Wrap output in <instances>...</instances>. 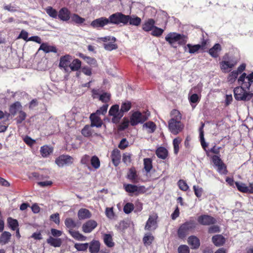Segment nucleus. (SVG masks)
<instances>
[{
  "label": "nucleus",
  "mask_w": 253,
  "mask_h": 253,
  "mask_svg": "<svg viewBox=\"0 0 253 253\" xmlns=\"http://www.w3.org/2000/svg\"><path fill=\"white\" fill-rule=\"evenodd\" d=\"M165 40L173 47L176 48L177 45H185L188 41L187 36L175 32L169 33L165 37Z\"/></svg>",
  "instance_id": "nucleus-1"
},
{
  "label": "nucleus",
  "mask_w": 253,
  "mask_h": 253,
  "mask_svg": "<svg viewBox=\"0 0 253 253\" xmlns=\"http://www.w3.org/2000/svg\"><path fill=\"white\" fill-rule=\"evenodd\" d=\"M237 63V60L229 56L228 54H225L222 57V60L219 62L220 68L223 73H228Z\"/></svg>",
  "instance_id": "nucleus-2"
},
{
  "label": "nucleus",
  "mask_w": 253,
  "mask_h": 253,
  "mask_svg": "<svg viewBox=\"0 0 253 253\" xmlns=\"http://www.w3.org/2000/svg\"><path fill=\"white\" fill-rule=\"evenodd\" d=\"M238 84L248 90L253 86V72L249 75L243 73L238 79Z\"/></svg>",
  "instance_id": "nucleus-3"
},
{
  "label": "nucleus",
  "mask_w": 253,
  "mask_h": 253,
  "mask_svg": "<svg viewBox=\"0 0 253 253\" xmlns=\"http://www.w3.org/2000/svg\"><path fill=\"white\" fill-rule=\"evenodd\" d=\"M150 113L148 112L141 113L139 111L133 112L130 118V123L131 126H134L138 124H142L149 118Z\"/></svg>",
  "instance_id": "nucleus-4"
},
{
  "label": "nucleus",
  "mask_w": 253,
  "mask_h": 253,
  "mask_svg": "<svg viewBox=\"0 0 253 253\" xmlns=\"http://www.w3.org/2000/svg\"><path fill=\"white\" fill-rule=\"evenodd\" d=\"M245 88L242 86L236 87L234 89V94L237 100H249L253 95V93L248 92L245 90Z\"/></svg>",
  "instance_id": "nucleus-5"
},
{
  "label": "nucleus",
  "mask_w": 253,
  "mask_h": 253,
  "mask_svg": "<svg viewBox=\"0 0 253 253\" xmlns=\"http://www.w3.org/2000/svg\"><path fill=\"white\" fill-rule=\"evenodd\" d=\"M126 15L121 12H116L111 15L109 18V24L119 25L123 24L126 25Z\"/></svg>",
  "instance_id": "nucleus-6"
},
{
  "label": "nucleus",
  "mask_w": 253,
  "mask_h": 253,
  "mask_svg": "<svg viewBox=\"0 0 253 253\" xmlns=\"http://www.w3.org/2000/svg\"><path fill=\"white\" fill-rule=\"evenodd\" d=\"M109 115L113 117L112 122L114 124H118L123 117L124 114L119 110V105L116 104L110 108L109 111Z\"/></svg>",
  "instance_id": "nucleus-7"
},
{
  "label": "nucleus",
  "mask_w": 253,
  "mask_h": 253,
  "mask_svg": "<svg viewBox=\"0 0 253 253\" xmlns=\"http://www.w3.org/2000/svg\"><path fill=\"white\" fill-rule=\"evenodd\" d=\"M195 223L193 220L186 222L180 226L178 230V234L179 237L184 238L187 233L191 230L195 228Z\"/></svg>",
  "instance_id": "nucleus-8"
},
{
  "label": "nucleus",
  "mask_w": 253,
  "mask_h": 253,
  "mask_svg": "<svg viewBox=\"0 0 253 253\" xmlns=\"http://www.w3.org/2000/svg\"><path fill=\"white\" fill-rule=\"evenodd\" d=\"M74 161V158L69 155H62L56 159L55 162L59 167L68 166L72 165Z\"/></svg>",
  "instance_id": "nucleus-9"
},
{
  "label": "nucleus",
  "mask_w": 253,
  "mask_h": 253,
  "mask_svg": "<svg viewBox=\"0 0 253 253\" xmlns=\"http://www.w3.org/2000/svg\"><path fill=\"white\" fill-rule=\"evenodd\" d=\"M184 128V125L181 122H177L173 120L169 121V129L173 134L176 135L181 132Z\"/></svg>",
  "instance_id": "nucleus-10"
},
{
  "label": "nucleus",
  "mask_w": 253,
  "mask_h": 253,
  "mask_svg": "<svg viewBox=\"0 0 253 253\" xmlns=\"http://www.w3.org/2000/svg\"><path fill=\"white\" fill-rule=\"evenodd\" d=\"M197 220L198 222L204 225H209L215 223L216 220L213 217L209 215H202L198 217Z\"/></svg>",
  "instance_id": "nucleus-11"
},
{
  "label": "nucleus",
  "mask_w": 253,
  "mask_h": 253,
  "mask_svg": "<svg viewBox=\"0 0 253 253\" xmlns=\"http://www.w3.org/2000/svg\"><path fill=\"white\" fill-rule=\"evenodd\" d=\"M72 60V58L69 55H66L61 57L59 65V67L63 68L66 72H68Z\"/></svg>",
  "instance_id": "nucleus-12"
},
{
  "label": "nucleus",
  "mask_w": 253,
  "mask_h": 253,
  "mask_svg": "<svg viewBox=\"0 0 253 253\" xmlns=\"http://www.w3.org/2000/svg\"><path fill=\"white\" fill-rule=\"evenodd\" d=\"M109 24L108 18L100 17L92 21L90 24L91 27L94 28H102L104 26Z\"/></svg>",
  "instance_id": "nucleus-13"
},
{
  "label": "nucleus",
  "mask_w": 253,
  "mask_h": 253,
  "mask_svg": "<svg viewBox=\"0 0 253 253\" xmlns=\"http://www.w3.org/2000/svg\"><path fill=\"white\" fill-rule=\"evenodd\" d=\"M97 226V222L93 220H89L83 224L82 230L85 233H90Z\"/></svg>",
  "instance_id": "nucleus-14"
},
{
  "label": "nucleus",
  "mask_w": 253,
  "mask_h": 253,
  "mask_svg": "<svg viewBox=\"0 0 253 253\" xmlns=\"http://www.w3.org/2000/svg\"><path fill=\"white\" fill-rule=\"evenodd\" d=\"M157 216L156 215H150L145 226V229L149 231L154 230L157 228L156 219Z\"/></svg>",
  "instance_id": "nucleus-15"
},
{
  "label": "nucleus",
  "mask_w": 253,
  "mask_h": 253,
  "mask_svg": "<svg viewBox=\"0 0 253 253\" xmlns=\"http://www.w3.org/2000/svg\"><path fill=\"white\" fill-rule=\"evenodd\" d=\"M126 25L129 23L130 25L138 26L141 23V19L134 15H126Z\"/></svg>",
  "instance_id": "nucleus-16"
},
{
  "label": "nucleus",
  "mask_w": 253,
  "mask_h": 253,
  "mask_svg": "<svg viewBox=\"0 0 253 253\" xmlns=\"http://www.w3.org/2000/svg\"><path fill=\"white\" fill-rule=\"evenodd\" d=\"M91 121V126L100 127L102 126V121L98 115L93 113L90 116Z\"/></svg>",
  "instance_id": "nucleus-17"
},
{
  "label": "nucleus",
  "mask_w": 253,
  "mask_h": 253,
  "mask_svg": "<svg viewBox=\"0 0 253 253\" xmlns=\"http://www.w3.org/2000/svg\"><path fill=\"white\" fill-rule=\"evenodd\" d=\"M92 92L93 98H96V96L98 95L99 100L102 102H108L110 99L111 94L109 93L103 92L101 94L99 95L98 93V91L94 89L92 90Z\"/></svg>",
  "instance_id": "nucleus-18"
},
{
  "label": "nucleus",
  "mask_w": 253,
  "mask_h": 253,
  "mask_svg": "<svg viewBox=\"0 0 253 253\" xmlns=\"http://www.w3.org/2000/svg\"><path fill=\"white\" fill-rule=\"evenodd\" d=\"M204 45L187 44L184 47L185 52H187L191 54H194L198 52L199 49L203 46Z\"/></svg>",
  "instance_id": "nucleus-19"
},
{
  "label": "nucleus",
  "mask_w": 253,
  "mask_h": 253,
  "mask_svg": "<svg viewBox=\"0 0 253 253\" xmlns=\"http://www.w3.org/2000/svg\"><path fill=\"white\" fill-rule=\"evenodd\" d=\"M221 50L222 48L221 45L219 43H215L209 49V53L211 57L217 58L218 57Z\"/></svg>",
  "instance_id": "nucleus-20"
},
{
  "label": "nucleus",
  "mask_w": 253,
  "mask_h": 253,
  "mask_svg": "<svg viewBox=\"0 0 253 253\" xmlns=\"http://www.w3.org/2000/svg\"><path fill=\"white\" fill-rule=\"evenodd\" d=\"M57 16H58L60 20L63 21H67L71 18L70 12L67 8L64 7L59 10Z\"/></svg>",
  "instance_id": "nucleus-21"
},
{
  "label": "nucleus",
  "mask_w": 253,
  "mask_h": 253,
  "mask_svg": "<svg viewBox=\"0 0 253 253\" xmlns=\"http://www.w3.org/2000/svg\"><path fill=\"white\" fill-rule=\"evenodd\" d=\"M111 159L113 164L117 166L120 163L121 153L120 150L117 149L113 150L111 154Z\"/></svg>",
  "instance_id": "nucleus-22"
},
{
  "label": "nucleus",
  "mask_w": 253,
  "mask_h": 253,
  "mask_svg": "<svg viewBox=\"0 0 253 253\" xmlns=\"http://www.w3.org/2000/svg\"><path fill=\"white\" fill-rule=\"evenodd\" d=\"M68 231L71 236L75 240L80 241L86 240V237L80 233L78 231L75 230H69Z\"/></svg>",
  "instance_id": "nucleus-23"
},
{
  "label": "nucleus",
  "mask_w": 253,
  "mask_h": 253,
  "mask_svg": "<svg viewBox=\"0 0 253 253\" xmlns=\"http://www.w3.org/2000/svg\"><path fill=\"white\" fill-rule=\"evenodd\" d=\"M124 187L126 191L129 193H134L135 192H139L145 188L144 186L138 187L135 185L129 184L124 185Z\"/></svg>",
  "instance_id": "nucleus-24"
},
{
  "label": "nucleus",
  "mask_w": 253,
  "mask_h": 253,
  "mask_svg": "<svg viewBox=\"0 0 253 253\" xmlns=\"http://www.w3.org/2000/svg\"><path fill=\"white\" fill-rule=\"evenodd\" d=\"M65 225L69 230H74V228H78L79 224L72 218H67L65 220Z\"/></svg>",
  "instance_id": "nucleus-25"
},
{
  "label": "nucleus",
  "mask_w": 253,
  "mask_h": 253,
  "mask_svg": "<svg viewBox=\"0 0 253 253\" xmlns=\"http://www.w3.org/2000/svg\"><path fill=\"white\" fill-rule=\"evenodd\" d=\"M155 21L153 19H149L144 22L142 25V29L146 32L152 30L155 26Z\"/></svg>",
  "instance_id": "nucleus-26"
},
{
  "label": "nucleus",
  "mask_w": 253,
  "mask_h": 253,
  "mask_svg": "<svg viewBox=\"0 0 253 253\" xmlns=\"http://www.w3.org/2000/svg\"><path fill=\"white\" fill-rule=\"evenodd\" d=\"M39 50H42L45 53L57 52V49L55 46L50 45L46 43H42L40 46Z\"/></svg>",
  "instance_id": "nucleus-27"
},
{
  "label": "nucleus",
  "mask_w": 253,
  "mask_h": 253,
  "mask_svg": "<svg viewBox=\"0 0 253 253\" xmlns=\"http://www.w3.org/2000/svg\"><path fill=\"white\" fill-rule=\"evenodd\" d=\"M212 241L216 246H220L224 244L225 239L221 235H216L212 237Z\"/></svg>",
  "instance_id": "nucleus-28"
},
{
  "label": "nucleus",
  "mask_w": 253,
  "mask_h": 253,
  "mask_svg": "<svg viewBox=\"0 0 253 253\" xmlns=\"http://www.w3.org/2000/svg\"><path fill=\"white\" fill-rule=\"evenodd\" d=\"M53 152V148L47 145H44L41 147L40 153L43 157H47Z\"/></svg>",
  "instance_id": "nucleus-29"
},
{
  "label": "nucleus",
  "mask_w": 253,
  "mask_h": 253,
  "mask_svg": "<svg viewBox=\"0 0 253 253\" xmlns=\"http://www.w3.org/2000/svg\"><path fill=\"white\" fill-rule=\"evenodd\" d=\"M78 216L80 219H84L90 217L91 213L88 210L81 209L78 211Z\"/></svg>",
  "instance_id": "nucleus-30"
},
{
  "label": "nucleus",
  "mask_w": 253,
  "mask_h": 253,
  "mask_svg": "<svg viewBox=\"0 0 253 253\" xmlns=\"http://www.w3.org/2000/svg\"><path fill=\"white\" fill-rule=\"evenodd\" d=\"M100 243L98 241H92L89 247V251L91 253H97L100 250Z\"/></svg>",
  "instance_id": "nucleus-31"
},
{
  "label": "nucleus",
  "mask_w": 253,
  "mask_h": 253,
  "mask_svg": "<svg viewBox=\"0 0 253 253\" xmlns=\"http://www.w3.org/2000/svg\"><path fill=\"white\" fill-rule=\"evenodd\" d=\"M188 243L193 249H196L200 246L199 240L198 238L194 236H192L189 237Z\"/></svg>",
  "instance_id": "nucleus-32"
},
{
  "label": "nucleus",
  "mask_w": 253,
  "mask_h": 253,
  "mask_svg": "<svg viewBox=\"0 0 253 253\" xmlns=\"http://www.w3.org/2000/svg\"><path fill=\"white\" fill-rule=\"evenodd\" d=\"M48 244L54 247H59L61 245L62 241L60 238H54L50 237L47 240Z\"/></svg>",
  "instance_id": "nucleus-33"
},
{
  "label": "nucleus",
  "mask_w": 253,
  "mask_h": 253,
  "mask_svg": "<svg viewBox=\"0 0 253 253\" xmlns=\"http://www.w3.org/2000/svg\"><path fill=\"white\" fill-rule=\"evenodd\" d=\"M235 184L239 191L243 193H248V186L245 183L241 181H236L235 182Z\"/></svg>",
  "instance_id": "nucleus-34"
},
{
  "label": "nucleus",
  "mask_w": 253,
  "mask_h": 253,
  "mask_svg": "<svg viewBox=\"0 0 253 253\" xmlns=\"http://www.w3.org/2000/svg\"><path fill=\"white\" fill-rule=\"evenodd\" d=\"M157 157L162 159H165L168 156V151L164 147L158 148L156 152Z\"/></svg>",
  "instance_id": "nucleus-35"
},
{
  "label": "nucleus",
  "mask_w": 253,
  "mask_h": 253,
  "mask_svg": "<svg viewBox=\"0 0 253 253\" xmlns=\"http://www.w3.org/2000/svg\"><path fill=\"white\" fill-rule=\"evenodd\" d=\"M81 67V61L78 59L73 60L70 63L69 69L71 71H78Z\"/></svg>",
  "instance_id": "nucleus-36"
},
{
  "label": "nucleus",
  "mask_w": 253,
  "mask_h": 253,
  "mask_svg": "<svg viewBox=\"0 0 253 253\" xmlns=\"http://www.w3.org/2000/svg\"><path fill=\"white\" fill-rule=\"evenodd\" d=\"M143 127L145 128L149 133L154 132L156 129V125L152 122H148L143 125Z\"/></svg>",
  "instance_id": "nucleus-37"
},
{
  "label": "nucleus",
  "mask_w": 253,
  "mask_h": 253,
  "mask_svg": "<svg viewBox=\"0 0 253 253\" xmlns=\"http://www.w3.org/2000/svg\"><path fill=\"white\" fill-rule=\"evenodd\" d=\"M11 234L7 231H4L0 237V243L4 245L8 243Z\"/></svg>",
  "instance_id": "nucleus-38"
},
{
  "label": "nucleus",
  "mask_w": 253,
  "mask_h": 253,
  "mask_svg": "<svg viewBox=\"0 0 253 253\" xmlns=\"http://www.w3.org/2000/svg\"><path fill=\"white\" fill-rule=\"evenodd\" d=\"M70 18L72 22L77 24H82L85 21L84 18L80 17L77 14L71 15Z\"/></svg>",
  "instance_id": "nucleus-39"
},
{
  "label": "nucleus",
  "mask_w": 253,
  "mask_h": 253,
  "mask_svg": "<svg viewBox=\"0 0 253 253\" xmlns=\"http://www.w3.org/2000/svg\"><path fill=\"white\" fill-rule=\"evenodd\" d=\"M154 239V236L151 233H146L143 238V242L145 246H149L153 241Z\"/></svg>",
  "instance_id": "nucleus-40"
},
{
  "label": "nucleus",
  "mask_w": 253,
  "mask_h": 253,
  "mask_svg": "<svg viewBox=\"0 0 253 253\" xmlns=\"http://www.w3.org/2000/svg\"><path fill=\"white\" fill-rule=\"evenodd\" d=\"M127 177L133 182H136L137 175L136 174V170L134 168H131L129 169L127 173Z\"/></svg>",
  "instance_id": "nucleus-41"
},
{
  "label": "nucleus",
  "mask_w": 253,
  "mask_h": 253,
  "mask_svg": "<svg viewBox=\"0 0 253 253\" xmlns=\"http://www.w3.org/2000/svg\"><path fill=\"white\" fill-rule=\"evenodd\" d=\"M204 126V124H202V126L199 128V131H200V141L201 143V145L203 149L206 150V147L208 146V144L205 142L204 136V131H203V127Z\"/></svg>",
  "instance_id": "nucleus-42"
},
{
  "label": "nucleus",
  "mask_w": 253,
  "mask_h": 253,
  "mask_svg": "<svg viewBox=\"0 0 253 253\" xmlns=\"http://www.w3.org/2000/svg\"><path fill=\"white\" fill-rule=\"evenodd\" d=\"M171 119L170 120H173L175 122H181V115L180 112L177 110H173L170 113Z\"/></svg>",
  "instance_id": "nucleus-43"
},
{
  "label": "nucleus",
  "mask_w": 253,
  "mask_h": 253,
  "mask_svg": "<svg viewBox=\"0 0 253 253\" xmlns=\"http://www.w3.org/2000/svg\"><path fill=\"white\" fill-rule=\"evenodd\" d=\"M103 240L105 245L108 247H112L114 246L112 237L110 234H105L104 235Z\"/></svg>",
  "instance_id": "nucleus-44"
},
{
  "label": "nucleus",
  "mask_w": 253,
  "mask_h": 253,
  "mask_svg": "<svg viewBox=\"0 0 253 253\" xmlns=\"http://www.w3.org/2000/svg\"><path fill=\"white\" fill-rule=\"evenodd\" d=\"M91 165L95 169H98L100 166V162L99 158L96 156H93L90 159Z\"/></svg>",
  "instance_id": "nucleus-45"
},
{
  "label": "nucleus",
  "mask_w": 253,
  "mask_h": 253,
  "mask_svg": "<svg viewBox=\"0 0 253 253\" xmlns=\"http://www.w3.org/2000/svg\"><path fill=\"white\" fill-rule=\"evenodd\" d=\"M45 10L47 14L51 17L53 18H56L58 16L57 11L54 8H53L51 6H48L45 9Z\"/></svg>",
  "instance_id": "nucleus-46"
},
{
  "label": "nucleus",
  "mask_w": 253,
  "mask_h": 253,
  "mask_svg": "<svg viewBox=\"0 0 253 253\" xmlns=\"http://www.w3.org/2000/svg\"><path fill=\"white\" fill-rule=\"evenodd\" d=\"M237 72L238 71L234 70L230 73L227 78V81L228 83L232 84L235 82L239 75Z\"/></svg>",
  "instance_id": "nucleus-47"
},
{
  "label": "nucleus",
  "mask_w": 253,
  "mask_h": 253,
  "mask_svg": "<svg viewBox=\"0 0 253 253\" xmlns=\"http://www.w3.org/2000/svg\"><path fill=\"white\" fill-rule=\"evenodd\" d=\"M131 107V103L128 101L123 102L121 105L120 110L124 114V112L128 111Z\"/></svg>",
  "instance_id": "nucleus-48"
},
{
  "label": "nucleus",
  "mask_w": 253,
  "mask_h": 253,
  "mask_svg": "<svg viewBox=\"0 0 253 253\" xmlns=\"http://www.w3.org/2000/svg\"><path fill=\"white\" fill-rule=\"evenodd\" d=\"M75 248L78 251H85L88 247V243H76Z\"/></svg>",
  "instance_id": "nucleus-49"
},
{
  "label": "nucleus",
  "mask_w": 253,
  "mask_h": 253,
  "mask_svg": "<svg viewBox=\"0 0 253 253\" xmlns=\"http://www.w3.org/2000/svg\"><path fill=\"white\" fill-rule=\"evenodd\" d=\"M7 222L9 226L11 228L12 230H16L18 224L17 221L16 219H14L11 217H9L7 219Z\"/></svg>",
  "instance_id": "nucleus-50"
},
{
  "label": "nucleus",
  "mask_w": 253,
  "mask_h": 253,
  "mask_svg": "<svg viewBox=\"0 0 253 253\" xmlns=\"http://www.w3.org/2000/svg\"><path fill=\"white\" fill-rule=\"evenodd\" d=\"M144 165L145 170L148 172H149L152 168V161L149 158H146L144 159Z\"/></svg>",
  "instance_id": "nucleus-51"
},
{
  "label": "nucleus",
  "mask_w": 253,
  "mask_h": 253,
  "mask_svg": "<svg viewBox=\"0 0 253 253\" xmlns=\"http://www.w3.org/2000/svg\"><path fill=\"white\" fill-rule=\"evenodd\" d=\"M151 35L155 37H159L162 35L164 32V30L154 26L152 30L151 31Z\"/></svg>",
  "instance_id": "nucleus-52"
},
{
  "label": "nucleus",
  "mask_w": 253,
  "mask_h": 253,
  "mask_svg": "<svg viewBox=\"0 0 253 253\" xmlns=\"http://www.w3.org/2000/svg\"><path fill=\"white\" fill-rule=\"evenodd\" d=\"M181 141V139L179 137L174 138L173 140L174 152L175 154H177L179 151V144Z\"/></svg>",
  "instance_id": "nucleus-53"
},
{
  "label": "nucleus",
  "mask_w": 253,
  "mask_h": 253,
  "mask_svg": "<svg viewBox=\"0 0 253 253\" xmlns=\"http://www.w3.org/2000/svg\"><path fill=\"white\" fill-rule=\"evenodd\" d=\"M82 134L85 137H89L91 135L92 132L89 126L86 125L82 130Z\"/></svg>",
  "instance_id": "nucleus-54"
},
{
  "label": "nucleus",
  "mask_w": 253,
  "mask_h": 253,
  "mask_svg": "<svg viewBox=\"0 0 253 253\" xmlns=\"http://www.w3.org/2000/svg\"><path fill=\"white\" fill-rule=\"evenodd\" d=\"M134 209V206L132 203H127L124 207V211L126 214L130 213Z\"/></svg>",
  "instance_id": "nucleus-55"
},
{
  "label": "nucleus",
  "mask_w": 253,
  "mask_h": 253,
  "mask_svg": "<svg viewBox=\"0 0 253 253\" xmlns=\"http://www.w3.org/2000/svg\"><path fill=\"white\" fill-rule=\"evenodd\" d=\"M108 105L106 104L103 105L99 109L97 110L94 113L98 116L100 115H105L107 111Z\"/></svg>",
  "instance_id": "nucleus-56"
},
{
  "label": "nucleus",
  "mask_w": 253,
  "mask_h": 253,
  "mask_svg": "<svg viewBox=\"0 0 253 253\" xmlns=\"http://www.w3.org/2000/svg\"><path fill=\"white\" fill-rule=\"evenodd\" d=\"M177 184H178L179 188L181 190L185 191L187 190L189 188V186H188L187 184L183 180H179L178 181Z\"/></svg>",
  "instance_id": "nucleus-57"
},
{
  "label": "nucleus",
  "mask_w": 253,
  "mask_h": 253,
  "mask_svg": "<svg viewBox=\"0 0 253 253\" xmlns=\"http://www.w3.org/2000/svg\"><path fill=\"white\" fill-rule=\"evenodd\" d=\"M104 48L108 51H111L114 49L117 48V45L115 43L109 42L104 44Z\"/></svg>",
  "instance_id": "nucleus-58"
},
{
  "label": "nucleus",
  "mask_w": 253,
  "mask_h": 253,
  "mask_svg": "<svg viewBox=\"0 0 253 253\" xmlns=\"http://www.w3.org/2000/svg\"><path fill=\"white\" fill-rule=\"evenodd\" d=\"M131 155L128 153H124L123 156V161L126 165H128L131 162Z\"/></svg>",
  "instance_id": "nucleus-59"
},
{
  "label": "nucleus",
  "mask_w": 253,
  "mask_h": 253,
  "mask_svg": "<svg viewBox=\"0 0 253 253\" xmlns=\"http://www.w3.org/2000/svg\"><path fill=\"white\" fill-rule=\"evenodd\" d=\"M193 189L195 192V194L197 197L200 198L202 196L203 191L202 188L198 186L194 185L193 186Z\"/></svg>",
  "instance_id": "nucleus-60"
},
{
  "label": "nucleus",
  "mask_w": 253,
  "mask_h": 253,
  "mask_svg": "<svg viewBox=\"0 0 253 253\" xmlns=\"http://www.w3.org/2000/svg\"><path fill=\"white\" fill-rule=\"evenodd\" d=\"M105 214L108 218L112 219L114 216L113 208H106L105 210Z\"/></svg>",
  "instance_id": "nucleus-61"
},
{
  "label": "nucleus",
  "mask_w": 253,
  "mask_h": 253,
  "mask_svg": "<svg viewBox=\"0 0 253 253\" xmlns=\"http://www.w3.org/2000/svg\"><path fill=\"white\" fill-rule=\"evenodd\" d=\"M18 39H22L24 41L28 42L29 39L28 33L24 30H22L18 37Z\"/></svg>",
  "instance_id": "nucleus-62"
},
{
  "label": "nucleus",
  "mask_w": 253,
  "mask_h": 253,
  "mask_svg": "<svg viewBox=\"0 0 253 253\" xmlns=\"http://www.w3.org/2000/svg\"><path fill=\"white\" fill-rule=\"evenodd\" d=\"M178 253H189V249L186 245H181L178 248Z\"/></svg>",
  "instance_id": "nucleus-63"
},
{
  "label": "nucleus",
  "mask_w": 253,
  "mask_h": 253,
  "mask_svg": "<svg viewBox=\"0 0 253 253\" xmlns=\"http://www.w3.org/2000/svg\"><path fill=\"white\" fill-rule=\"evenodd\" d=\"M217 171L221 174H225L226 172V167L223 163H221L219 165L217 166Z\"/></svg>",
  "instance_id": "nucleus-64"
}]
</instances>
